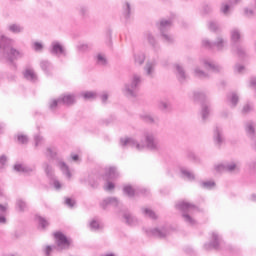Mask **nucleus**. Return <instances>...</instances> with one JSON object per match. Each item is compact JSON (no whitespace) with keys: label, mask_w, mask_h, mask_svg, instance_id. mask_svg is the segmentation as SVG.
Here are the masks:
<instances>
[{"label":"nucleus","mask_w":256,"mask_h":256,"mask_svg":"<svg viewBox=\"0 0 256 256\" xmlns=\"http://www.w3.org/2000/svg\"><path fill=\"white\" fill-rule=\"evenodd\" d=\"M216 171H228V173H233V171H240L241 169L237 166L235 162H226L224 164H219L215 167Z\"/></svg>","instance_id":"10"},{"label":"nucleus","mask_w":256,"mask_h":256,"mask_svg":"<svg viewBox=\"0 0 256 256\" xmlns=\"http://www.w3.org/2000/svg\"><path fill=\"white\" fill-rule=\"evenodd\" d=\"M122 9H123V17L125 19H131V3L125 1L122 6Z\"/></svg>","instance_id":"27"},{"label":"nucleus","mask_w":256,"mask_h":256,"mask_svg":"<svg viewBox=\"0 0 256 256\" xmlns=\"http://www.w3.org/2000/svg\"><path fill=\"white\" fill-rule=\"evenodd\" d=\"M50 53L52 55H57L58 57H60V55H66L65 48H63V45L57 41L51 43Z\"/></svg>","instance_id":"14"},{"label":"nucleus","mask_w":256,"mask_h":256,"mask_svg":"<svg viewBox=\"0 0 256 256\" xmlns=\"http://www.w3.org/2000/svg\"><path fill=\"white\" fill-rule=\"evenodd\" d=\"M147 235H152V237H157L158 239H164L169 235V230L166 227L154 228L147 231Z\"/></svg>","instance_id":"11"},{"label":"nucleus","mask_w":256,"mask_h":256,"mask_svg":"<svg viewBox=\"0 0 256 256\" xmlns=\"http://www.w3.org/2000/svg\"><path fill=\"white\" fill-rule=\"evenodd\" d=\"M50 185H53L54 189H56V191H59L63 185L61 184V182H59V180H57L54 176L53 179H50Z\"/></svg>","instance_id":"45"},{"label":"nucleus","mask_w":256,"mask_h":256,"mask_svg":"<svg viewBox=\"0 0 256 256\" xmlns=\"http://www.w3.org/2000/svg\"><path fill=\"white\" fill-rule=\"evenodd\" d=\"M255 127H256V123L253 121H248L246 123V129H255Z\"/></svg>","instance_id":"62"},{"label":"nucleus","mask_w":256,"mask_h":256,"mask_svg":"<svg viewBox=\"0 0 256 256\" xmlns=\"http://www.w3.org/2000/svg\"><path fill=\"white\" fill-rule=\"evenodd\" d=\"M43 169H44L48 179H53L55 177V174L53 172V167H51V165H49V163H44Z\"/></svg>","instance_id":"33"},{"label":"nucleus","mask_w":256,"mask_h":256,"mask_svg":"<svg viewBox=\"0 0 256 256\" xmlns=\"http://www.w3.org/2000/svg\"><path fill=\"white\" fill-rule=\"evenodd\" d=\"M194 75L195 77H198V79H208L209 74L205 73V71L201 70V68L196 67L194 69Z\"/></svg>","instance_id":"34"},{"label":"nucleus","mask_w":256,"mask_h":256,"mask_svg":"<svg viewBox=\"0 0 256 256\" xmlns=\"http://www.w3.org/2000/svg\"><path fill=\"white\" fill-rule=\"evenodd\" d=\"M223 244V240L221 236L217 232H212L210 243L204 244V249L206 251H211V249L219 250L221 249V245Z\"/></svg>","instance_id":"7"},{"label":"nucleus","mask_w":256,"mask_h":256,"mask_svg":"<svg viewBox=\"0 0 256 256\" xmlns=\"http://www.w3.org/2000/svg\"><path fill=\"white\" fill-rule=\"evenodd\" d=\"M54 239L56 241L58 249L63 251V249H69L71 247V240L65 236L62 232H55Z\"/></svg>","instance_id":"8"},{"label":"nucleus","mask_w":256,"mask_h":256,"mask_svg":"<svg viewBox=\"0 0 256 256\" xmlns=\"http://www.w3.org/2000/svg\"><path fill=\"white\" fill-rule=\"evenodd\" d=\"M243 69H245L244 66H241V65L235 66V71H237V73H243Z\"/></svg>","instance_id":"64"},{"label":"nucleus","mask_w":256,"mask_h":256,"mask_svg":"<svg viewBox=\"0 0 256 256\" xmlns=\"http://www.w3.org/2000/svg\"><path fill=\"white\" fill-rule=\"evenodd\" d=\"M36 219L41 229H47V227H49V221H47V219H45L44 217L37 216Z\"/></svg>","instance_id":"39"},{"label":"nucleus","mask_w":256,"mask_h":256,"mask_svg":"<svg viewBox=\"0 0 256 256\" xmlns=\"http://www.w3.org/2000/svg\"><path fill=\"white\" fill-rule=\"evenodd\" d=\"M34 49L36 51H41V49H43V44L39 43V42H35L34 43Z\"/></svg>","instance_id":"63"},{"label":"nucleus","mask_w":256,"mask_h":256,"mask_svg":"<svg viewBox=\"0 0 256 256\" xmlns=\"http://www.w3.org/2000/svg\"><path fill=\"white\" fill-rule=\"evenodd\" d=\"M181 174L184 179H188V181H195V174L189 171L187 168H181Z\"/></svg>","instance_id":"28"},{"label":"nucleus","mask_w":256,"mask_h":256,"mask_svg":"<svg viewBox=\"0 0 256 256\" xmlns=\"http://www.w3.org/2000/svg\"><path fill=\"white\" fill-rule=\"evenodd\" d=\"M176 209L182 211V217L185 223H187L188 225H195L197 223L195 219H193L191 215H189V213H195V211L199 210V208L196 205L186 201H181L176 204Z\"/></svg>","instance_id":"3"},{"label":"nucleus","mask_w":256,"mask_h":256,"mask_svg":"<svg viewBox=\"0 0 256 256\" xmlns=\"http://www.w3.org/2000/svg\"><path fill=\"white\" fill-rule=\"evenodd\" d=\"M24 29L25 28L23 26H21L20 24H11L8 26V31H10L11 33H15V34L23 33Z\"/></svg>","instance_id":"31"},{"label":"nucleus","mask_w":256,"mask_h":256,"mask_svg":"<svg viewBox=\"0 0 256 256\" xmlns=\"http://www.w3.org/2000/svg\"><path fill=\"white\" fill-rule=\"evenodd\" d=\"M34 141H35V147H39V145H41V143H43V136L36 135L34 137Z\"/></svg>","instance_id":"57"},{"label":"nucleus","mask_w":256,"mask_h":256,"mask_svg":"<svg viewBox=\"0 0 256 256\" xmlns=\"http://www.w3.org/2000/svg\"><path fill=\"white\" fill-rule=\"evenodd\" d=\"M40 67L46 75H51V71H53V64H51V62L47 60H42L40 62Z\"/></svg>","instance_id":"20"},{"label":"nucleus","mask_w":256,"mask_h":256,"mask_svg":"<svg viewBox=\"0 0 256 256\" xmlns=\"http://www.w3.org/2000/svg\"><path fill=\"white\" fill-rule=\"evenodd\" d=\"M120 141L122 147H127V145H129L130 147H135L137 151H143L145 147L150 151H159V149H161V143L159 142L157 136H155L153 133H146L144 135L145 144H140L133 138H121Z\"/></svg>","instance_id":"2"},{"label":"nucleus","mask_w":256,"mask_h":256,"mask_svg":"<svg viewBox=\"0 0 256 256\" xmlns=\"http://www.w3.org/2000/svg\"><path fill=\"white\" fill-rule=\"evenodd\" d=\"M235 51L238 57H245V48L242 46H236Z\"/></svg>","instance_id":"53"},{"label":"nucleus","mask_w":256,"mask_h":256,"mask_svg":"<svg viewBox=\"0 0 256 256\" xmlns=\"http://www.w3.org/2000/svg\"><path fill=\"white\" fill-rule=\"evenodd\" d=\"M24 79L35 83L37 81V73L32 68H26L23 72Z\"/></svg>","instance_id":"16"},{"label":"nucleus","mask_w":256,"mask_h":256,"mask_svg":"<svg viewBox=\"0 0 256 256\" xmlns=\"http://www.w3.org/2000/svg\"><path fill=\"white\" fill-rule=\"evenodd\" d=\"M255 11H256V0L254 2L253 9H251V8L245 9L246 17H255Z\"/></svg>","instance_id":"47"},{"label":"nucleus","mask_w":256,"mask_h":256,"mask_svg":"<svg viewBox=\"0 0 256 256\" xmlns=\"http://www.w3.org/2000/svg\"><path fill=\"white\" fill-rule=\"evenodd\" d=\"M225 39L223 37H218L215 42H211L209 40H203L202 45L203 47H206L207 49H215L217 48L218 51H223V48L225 47Z\"/></svg>","instance_id":"9"},{"label":"nucleus","mask_w":256,"mask_h":256,"mask_svg":"<svg viewBox=\"0 0 256 256\" xmlns=\"http://www.w3.org/2000/svg\"><path fill=\"white\" fill-rule=\"evenodd\" d=\"M90 229L91 231H99V229H101V225H99V222L96 220H92L90 222Z\"/></svg>","instance_id":"51"},{"label":"nucleus","mask_w":256,"mask_h":256,"mask_svg":"<svg viewBox=\"0 0 256 256\" xmlns=\"http://www.w3.org/2000/svg\"><path fill=\"white\" fill-rule=\"evenodd\" d=\"M65 205H67V207H75V200L71 198H66Z\"/></svg>","instance_id":"59"},{"label":"nucleus","mask_w":256,"mask_h":256,"mask_svg":"<svg viewBox=\"0 0 256 256\" xmlns=\"http://www.w3.org/2000/svg\"><path fill=\"white\" fill-rule=\"evenodd\" d=\"M7 165V156L2 155L0 156V169H3Z\"/></svg>","instance_id":"58"},{"label":"nucleus","mask_w":256,"mask_h":256,"mask_svg":"<svg viewBox=\"0 0 256 256\" xmlns=\"http://www.w3.org/2000/svg\"><path fill=\"white\" fill-rule=\"evenodd\" d=\"M59 105H62L61 98L52 99L49 103V109L50 111H55Z\"/></svg>","instance_id":"38"},{"label":"nucleus","mask_w":256,"mask_h":256,"mask_svg":"<svg viewBox=\"0 0 256 256\" xmlns=\"http://www.w3.org/2000/svg\"><path fill=\"white\" fill-rule=\"evenodd\" d=\"M142 213L144 217H148L149 219H157V214H155V212L149 208H142Z\"/></svg>","instance_id":"37"},{"label":"nucleus","mask_w":256,"mask_h":256,"mask_svg":"<svg viewBox=\"0 0 256 256\" xmlns=\"http://www.w3.org/2000/svg\"><path fill=\"white\" fill-rule=\"evenodd\" d=\"M208 29L212 31V33H219L221 32V26L216 21H210L208 23Z\"/></svg>","instance_id":"35"},{"label":"nucleus","mask_w":256,"mask_h":256,"mask_svg":"<svg viewBox=\"0 0 256 256\" xmlns=\"http://www.w3.org/2000/svg\"><path fill=\"white\" fill-rule=\"evenodd\" d=\"M251 111H253V105L245 104L243 106L242 113L247 114V113H251Z\"/></svg>","instance_id":"55"},{"label":"nucleus","mask_w":256,"mask_h":256,"mask_svg":"<svg viewBox=\"0 0 256 256\" xmlns=\"http://www.w3.org/2000/svg\"><path fill=\"white\" fill-rule=\"evenodd\" d=\"M59 98L62 105L71 106L75 103V95L73 94H65L60 96Z\"/></svg>","instance_id":"18"},{"label":"nucleus","mask_w":256,"mask_h":256,"mask_svg":"<svg viewBox=\"0 0 256 256\" xmlns=\"http://www.w3.org/2000/svg\"><path fill=\"white\" fill-rule=\"evenodd\" d=\"M227 99L233 107H237V104L239 103V95H237V93L232 92L228 94Z\"/></svg>","instance_id":"30"},{"label":"nucleus","mask_w":256,"mask_h":256,"mask_svg":"<svg viewBox=\"0 0 256 256\" xmlns=\"http://www.w3.org/2000/svg\"><path fill=\"white\" fill-rule=\"evenodd\" d=\"M134 61L136 65H143L145 63V54L143 52L134 54Z\"/></svg>","instance_id":"36"},{"label":"nucleus","mask_w":256,"mask_h":256,"mask_svg":"<svg viewBox=\"0 0 256 256\" xmlns=\"http://www.w3.org/2000/svg\"><path fill=\"white\" fill-rule=\"evenodd\" d=\"M123 217L126 225H137V218L132 216L131 213L126 212Z\"/></svg>","instance_id":"25"},{"label":"nucleus","mask_w":256,"mask_h":256,"mask_svg":"<svg viewBox=\"0 0 256 256\" xmlns=\"http://www.w3.org/2000/svg\"><path fill=\"white\" fill-rule=\"evenodd\" d=\"M201 187H203V189H213V187H215V181H204L201 183Z\"/></svg>","instance_id":"49"},{"label":"nucleus","mask_w":256,"mask_h":256,"mask_svg":"<svg viewBox=\"0 0 256 256\" xmlns=\"http://www.w3.org/2000/svg\"><path fill=\"white\" fill-rule=\"evenodd\" d=\"M209 115H211V106H209L208 104H202L201 117L203 121L209 119Z\"/></svg>","instance_id":"24"},{"label":"nucleus","mask_w":256,"mask_h":256,"mask_svg":"<svg viewBox=\"0 0 256 256\" xmlns=\"http://www.w3.org/2000/svg\"><path fill=\"white\" fill-rule=\"evenodd\" d=\"M241 0H229L228 3H223L221 6V12L224 15H229V10L233 7V5H237Z\"/></svg>","instance_id":"19"},{"label":"nucleus","mask_w":256,"mask_h":256,"mask_svg":"<svg viewBox=\"0 0 256 256\" xmlns=\"http://www.w3.org/2000/svg\"><path fill=\"white\" fill-rule=\"evenodd\" d=\"M111 205L112 207H119V200L115 197H108L101 203V207L107 209Z\"/></svg>","instance_id":"17"},{"label":"nucleus","mask_w":256,"mask_h":256,"mask_svg":"<svg viewBox=\"0 0 256 256\" xmlns=\"http://www.w3.org/2000/svg\"><path fill=\"white\" fill-rule=\"evenodd\" d=\"M92 47H93V46H92L91 44H85V43H83V44L78 45V46H77V49H78V51H80L81 53H87V51H91Z\"/></svg>","instance_id":"42"},{"label":"nucleus","mask_w":256,"mask_h":256,"mask_svg":"<svg viewBox=\"0 0 256 256\" xmlns=\"http://www.w3.org/2000/svg\"><path fill=\"white\" fill-rule=\"evenodd\" d=\"M14 170L17 171L18 173H29V171H31V169H29V167H27L23 164L14 165Z\"/></svg>","instance_id":"40"},{"label":"nucleus","mask_w":256,"mask_h":256,"mask_svg":"<svg viewBox=\"0 0 256 256\" xmlns=\"http://www.w3.org/2000/svg\"><path fill=\"white\" fill-rule=\"evenodd\" d=\"M230 35L232 43H238L239 39H241V31L237 28H233Z\"/></svg>","instance_id":"29"},{"label":"nucleus","mask_w":256,"mask_h":256,"mask_svg":"<svg viewBox=\"0 0 256 256\" xmlns=\"http://www.w3.org/2000/svg\"><path fill=\"white\" fill-rule=\"evenodd\" d=\"M16 206L18 207L19 211L23 212L27 209V203L23 199H18L16 202Z\"/></svg>","instance_id":"44"},{"label":"nucleus","mask_w":256,"mask_h":256,"mask_svg":"<svg viewBox=\"0 0 256 256\" xmlns=\"http://www.w3.org/2000/svg\"><path fill=\"white\" fill-rule=\"evenodd\" d=\"M106 63H107V59L105 58V56H103V54H98L97 55V64L105 65Z\"/></svg>","instance_id":"52"},{"label":"nucleus","mask_w":256,"mask_h":256,"mask_svg":"<svg viewBox=\"0 0 256 256\" xmlns=\"http://www.w3.org/2000/svg\"><path fill=\"white\" fill-rule=\"evenodd\" d=\"M140 119L145 121V123H150L151 125H157V123H159V118H154L150 114H140Z\"/></svg>","instance_id":"22"},{"label":"nucleus","mask_w":256,"mask_h":256,"mask_svg":"<svg viewBox=\"0 0 256 256\" xmlns=\"http://www.w3.org/2000/svg\"><path fill=\"white\" fill-rule=\"evenodd\" d=\"M176 71H177V77L178 80L183 83V81H185V79H187V74L185 73V69H183V66L176 64Z\"/></svg>","instance_id":"23"},{"label":"nucleus","mask_w":256,"mask_h":256,"mask_svg":"<svg viewBox=\"0 0 256 256\" xmlns=\"http://www.w3.org/2000/svg\"><path fill=\"white\" fill-rule=\"evenodd\" d=\"M158 109L162 111V113H171L173 111V104L167 100H161L158 102Z\"/></svg>","instance_id":"15"},{"label":"nucleus","mask_w":256,"mask_h":256,"mask_svg":"<svg viewBox=\"0 0 256 256\" xmlns=\"http://www.w3.org/2000/svg\"><path fill=\"white\" fill-rule=\"evenodd\" d=\"M100 99L102 103H107V99H109V94L107 92H104L103 94L100 95Z\"/></svg>","instance_id":"61"},{"label":"nucleus","mask_w":256,"mask_h":256,"mask_svg":"<svg viewBox=\"0 0 256 256\" xmlns=\"http://www.w3.org/2000/svg\"><path fill=\"white\" fill-rule=\"evenodd\" d=\"M59 168L61 169L62 173L67 177V179H71V171L69 170V166L63 161L59 162Z\"/></svg>","instance_id":"32"},{"label":"nucleus","mask_w":256,"mask_h":256,"mask_svg":"<svg viewBox=\"0 0 256 256\" xmlns=\"http://www.w3.org/2000/svg\"><path fill=\"white\" fill-rule=\"evenodd\" d=\"M173 27V20H161L159 30L161 33V38L164 43H167L168 45H171V43H174L175 38L173 35L169 33V29Z\"/></svg>","instance_id":"5"},{"label":"nucleus","mask_w":256,"mask_h":256,"mask_svg":"<svg viewBox=\"0 0 256 256\" xmlns=\"http://www.w3.org/2000/svg\"><path fill=\"white\" fill-rule=\"evenodd\" d=\"M155 61L147 62L145 66V72L148 77H153L155 73Z\"/></svg>","instance_id":"26"},{"label":"nucleus","mask_w":256,"mask_h":256,"mask_svg":"<svg viewBox=\"0 0 256 256\" xmlns=\"http://www.w3.org/2000/svg\"><path fill=\"white\" fill-rule=\"evenodd\" d=\"M195 101H205L207 99V94L204 92H194Z\"/></svg>","instance_id":"46"},{"label":"nucleus","mask_w":256,"mask_h":256,"mask_svg":"<svg viewBox=\"0 0 256 256\" xmlns=\"http://www.w3.org/2000/svg\"><path fill=\"white\" fill-rule=\"evenodd\" d=\"M123 192L128 197H134V195H135V189H133V187L131 185L124 186Z\"/></svg>","instance_id":"43"},{"label":"nucleus","mask_w":256,"mask_h":256,"mask_svg":"<svg viewBox=\"0 0 256 256\" xmlns=\"http://www.w3.org/2000/svg\"><path fill=\"white\" fill-rule=\"evenodd\" d=\"M56 246H46L43 250L44 254L46 256H51V253H53V249H55Z\"/></svg>","instance_id":"56"},{"label":"nucleus","mask_w":256,"mask_h":256,"mask_svg":"<svg viewBox=\"0 0 256 256\" xmlns=\"http://www.w3.org/2000/svg\"><path fill=\"white\" fill-rule=\"evenodd\" d=\"M17 139L22 145H27V143H29V137H27V135L20 134Z\"/></svg>","instance_id":"50"},{"label":"nucleus","mask_w":256,"mask_h":256,"mask_svg":"<svg viewBox=\"0 0 256 256\" xmlns=\"http://www.w3.org/2000/svg\"><path fill=\"white\" fill-rule=\"evenodd\" d=\"M78 12L81 17H87L89 15V8L87 6H79Z\"/></svg>","instance_id":"48"},{"label":"nucleus","mask_w":256,"mask_h":256,"mask_svg":"<svg viewBox=\"0 0 256 256\" xmlns=\"http://www.w3.org/2000/svg\"><path fill=\"white\" fill-rule=\"evenodd\" d=\"M15 41L3 34H0V61L13 65L15 59H22L25 53L13 48Z\"/></svg>","instance_id":"1"},{"label":"nucleus","mask_w":256,"mask_h":256,"mask_svg":"<svg viewBox=\"0 0 256 256\" xmlns=\"http://www.w3.org/2000/svg\"><path fill=\"white\" fill-rule=\"evenodd\" d=\"M117 177H119V172L116 167L106 169L104 179L107 181V185L104 186L105 191H113V189H115V184L111 181H113V179H117Z\"/></svg>","instance_id":"6"},{"label":"nucleus","mask_w":256,"mask_h":256,"mask_svg":"<svg viewBox=\"0 0 256 256\" xmlns=\"http://www.w3.org/2000/svg\"><path fill=\"white\" fill-rule=\"evenodd\" d=\"M246 133L250 139H255V135H256L255 129H248Z\"/></svg>","instance_id":"60"},{"label":"nucleus","mask_w":256,"mask_h":256,"mask_svg":"<svg viewBox=\"0 0 256 256\" xmlns=\"http://www.w3.org/2000/svg\"><path fill=\"white\" fill-rule=\"evenodd\" d=\"M201 63L205 67V69H207L208 71H212V73H220V71L223 70V68L219 66V64H216L215 62L208 59L202 60Z\"/></svg>","instance_id":"13"},{"label":"nucleus","mask_w":256,"mask_h":256,"mask_svg":"<svg viewBox=\"0 0 256 256\" xmlns=\"http://www.w3.org/2000/svg\"><path fill=\"white\" fill-rule=\"evenodd\" d=\"M213 141H214L215 147H217L218 149H221V147L223 146V143H225V136H223V130L221 129L214 130Z\"/></svg>","instance_id":"12"},{"label":"nucleus","mask_w":256,"mask_h":256,"mask_svg":"<svg viewBox=\"0 0 256 256\" xmlns=\"http://www.w3.org/2000/svg\"><path fill=\"white\" fill-rule=\"evenodd\" d=\"M145 37L148 41V43L152 46V47H156L157 46V41L155 40V36L153 34H151L150 32H147L145 34Z\"/></svg>","instance_id":"41"},{"label":"nucleus","mask_w":256,"mask_h":256,"mask_svg":"<svg viewBox=\"0 0 256 256\" xmlns=\"http://www.w3.org/2000/svg\"><path fill=\"white\" fill-rule=\"evenodd\" d=\"M80 97H83L85 101H95V99H97V92L84 91L80 93Z\"/></svg>","instance_id":"21"},{"label":"nucleus","mask_w":256,"mask_h":256,"mask_svg":"<svg viewBox=\"0 0 256 256\" xmlns=\"http://www.w3.org/2000/svg\"><path fill=\"white\" fill-rule=\"evenodd\" d=\"M140 86L141 76L139 74H133L130 82L124 85L123 93L126 97H137Z\"/></svg>","instance_id":"4"},{"label":"nucleus","mask_w":256,"mask_h":256,"mask_svg":"<svg viewBox=\"0 0 256 256\" xmlns=\"http://www.w3.org/2000/svg\"><path fill=\"white\" fill-rule=\"evenodd\" d=\"M46 155L47 157H50V159H55V157H57V152L51 148H47Z\"/></svg>","instance_id":"54"}]
</instances>
